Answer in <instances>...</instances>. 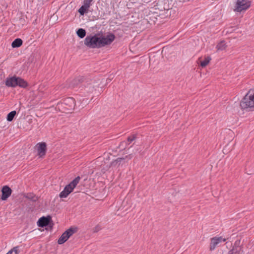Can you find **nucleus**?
Wrapping results in <instances>:
<instances>
[{
    "instance_id": "f257e3e1",
    "label": "nucleus",
    "mask_w": 254,
    "mask_h": 254,
    "mask_svg": "<svg viewBox=\"0 0 254 254\" xmlns=\"http://www.w3.org/2000/svg\"><path fill=\"white\" fill-rule=\"evenodd\" d=\"M242 110L254 108V88L251 89L240 103Z\"/></svg>"
},
{
    "instance_id": "f03ea898",
    "label": "nucleus",
    "mask_w": 254,
    "mask_h": 254,
    "mask_svg": "<svg viewBox=\"0 0 254 254\" xmlns=\"http://www.w3.org/2000/svg\"><path fill=\"white\" fill-rule=\"evenodd\" d=\"M84 45L90 48H100V33L86 36L84 39Z\"/></svg>"
},
{
    "instance_id": "7ed1b4c3",
    "label": "nucleus",
    "mask_w": 254,
    "mask_h": 254,
    "mask_svg": "<svg viewBox=\"0 0 254 254\" xmlns=\"http://www.w3.org/2000/svg\"><path fill=\"white\" fill-rule=\"evenodd\" d=\"M5 85L8 87H15L18 86L21 88H26L28 84L24 79L16 76L7 78L5 82Z\"/></svg>"
},
{
    "instance_id": "20e7f679",
    "label": "nucleus",
    "mask_w": 254,
    "mask_h": 254,
    "mask_svg": "<svg viewBox=\"0 0 254 254\" xmlns=\"http://www.w3.org/2000/svg\"><path fill=\"white\" fill-rule=\"evenodd\" d=\"M80 180V177L78 176L76 177L68 185H66L64 190L60 193L61 198L66 197L74 190Z\"/></svg>"
},
{
    "instance_id": "39448f33",
    "label": "nucleus",
    "mask_w": 254,
    "mask_h": 254,
    "mask_svg": "<svg viewBox=\"0 0 254 254\" xmlns=\"http://www.w3.org/2000/svg\"><path fill=\"white\" fill-rule=\"evenodd\" d=\"M251 6V2L249 0H236L233 10L235 12H241L247 10Z\"/></svg>"
},
{
    "instance_id": "423d86ee",
    "label": "nucleus",
    "mask_w": 254,
    "mask_h": 254,
    "mask_svg": "<svg viewBox=\"0 0 254 254\" xmlns=\"http://www.w3.org/2000/svg\"><path fill=\"white\" fill-rule=\"evenodd\" d=\"M115 38V35L111 32H108L104 35L100 34L101 48L111 45Z\"/></svg>"
},
{
    "instance_id": "0eeeda50",
    "label": "nucleus",
    "mask_w": 254,
    "mask_h": 254,
    "mask_svg": "<svg viewBox=\"0 0 254 254\" xmlns=\"http://www.w3.org/2000/svg\"><path fill=\"white\" fill-rule=\"evenodd\" d=\"M77 231L76 228H70L65 231L58 240L59 244H63L65 243L68 238Z\"/></svg>"
},
{
    "instance_id": "6e6552de",
    "label": "nucleus",
    "mask_w": 254,
    "mask_h": 254,
    "mask_svg": "<svg viewBox=\"0 0 254 254\" xmlns=\"http://www.w3.org/2000/svg\"><path fill=\"white\" fill-rule=\"evenodd\" d=\"M226 241L225 238L222 237H214L210 239V243L209 250L212 251L215 249L217 247L219 246V244Z\"/></svg>"
},
{
    "instance_id": "1a4fd4ad",
    "label": "nucleus",
    "mask_w": 254,
    "mask_h": 254,
    "mask_svg": "<svg viewBox=\"0 0 254 254\" xmlns=\"http://www.w3.org/2000/svg\"><path fill=\"white\" fill-rule=\"evenodd\" d=\"M38 152V155L40 157H43L45 156L46 152V144L45 142L39 143L36 145Z\"/></svg>"
},
{
    "instance_id": "9d476101",
    "label": "nucleus",
    "mask_w": 254,
    "mask_h": 254,
    "mask_svg": "<svg viewBox=\"0 0 254 254\" xmlns=\"http://www.w3.org/2000/svg\"><path fill=\"white\" fill-rule=\"evenodd\" d=\"M11 189L7 186H4L3 187L2 189V195H1V199L5 200L11 194Z\"/></svg>"
},
{
    "instance_id": "9b49d317",
    "label": "nucleus",
    "mask_w": 254,
    "mask_h": 254,
    "mask_svg": "<svg viewBox=\"0 0 254 254\" xmlns=\"http://www.w3.org/2000/svg\"><path fill=\"white\" fill-rule=\"evenodd\" d=\"M50 218L42 217L38 221V225L39 227H44L47 226L50 222Z\"/></svg>"
},
{
    "instance_id": "f8f14e48",
    "label": "nucleus",
    "mask_w": 254,
    "mask_h": 254,
    "mask_svg": "<svg viewBox=\"0 0 254 254\" xmlns=\"http://www.w3.org/2000/svg\"><path fill=\"white\" fill-rule=\"evenodd\" d=\"M84 90L85 92L87 93H92L95 89V86H93L92 84V83L89 82L86 83L84 85Z\"/></svg>"
},
{
    "instance_id": "ddd939ff",
    "label": "nucleus",
    "mask_w": 254,
    "mask_h": 254,
    "mask_svg": "<svg viewBox=\"0 0 254 254\" xmlns=\"http://www.w3.org/2000/svg\"><path fill=\"white\" fill-rule=\"evenodd\" d=\"M201 58H199L198 59V61L199 62V64L202 67H205L210 62L211 60V58L210 56H207L204 57V59L203 60H201Z\"/></svg>"
},
{
    "instance_id": "4468645a",
    "label": "nucleus",
    "mask_w": 254,
    "mask_h": 254,
    "mask_svg": "<svg viewBox=\"0 0 254 254\" xmlns=\"http://www.w3.org/2000/svg\"><path fill=\"white\" fill-rule=\"evenodd\" d=\"M22 44V40L21 39L17 38L15 39L11 44L13 48H18L20 47Z\"/></svg>"
},
{
    "instance_id": "2eb2a0df",
    "label": "nucleus",
    "mask_w": 254,
    "mask_h": 254,
    "mask_svg": "<svg viewBox=\"0 0 254 254\" xmlns=\"http://www.w3.org/2000/svg\"><path fill=\"white\" fill-rule=\"evenodd\" d=\"M242 249L240 247H234L230 251L228 254H240Z\"/></svg>"
},
{
    "instance_id": "dca6fc26",
    "label": "nucleus",
    "mask_w": 254,
    "mask_h": 254,
    "mask_svg": "<svg viewBox=\"0 0 254 254\" xmlns=\"http://www.w3.org/2000/svg\"><path fill=\"white\" fill-rule=\"evenodd\" d=\"M89 8L88 6L83 4L78 9V12L81 15H83L87 11Z\"/></svg>"
},
{
    "instance_id": "f3484780",
    "label": "nucleus",
    "mask_w": 254,
    "mask_h": 254,
    "mask_svg": "<svg viewBox=\"0 0 254 254\" xmlns=\"http://www.w3.org/2000/svg\"><path fill=\"white\" fill-rule=\"evenodd\" d=\"M76 34L79 38H83L86 35V31L84 29L79 28L77 30Z\"/></svg>"
},
{
    "instance_id": "a211bd4d",
    "label": "nucleus",
    "mask_w": 254,
    "mask_h": 254,
    "mask_svg": "<svg viewBox=\"0 0 254 254\" xmlns=\"http://www.w3.org/2000/svg\"><path fill=\"white\" fill-rule=\"evenodd\" d=\"M226 47L227 46L225 42L224 41H221L217 44L216 48L218 50L222 51L225 50Z\"/></svg>"
},
{
    "instance_id": "6ab92c4d",
    "label": "nucleus",
    "mask_w": 254,
    "mask_h": 254,
    "mask_svg": "<svg viewBox=\"0 0 254 254\" xmlns=\"http://www.w3.org/2000/svg\"><path fill=\"white\" fill-rule=\"evenodd\" d=\"M16 113V111H13L10 112L8 114L7 116L6 119L8 121L10 122L12 121L15 116Z\"/></svg>"
},
{
    "instance_id": "aec40b11",
    "label": "nucleus",
    "mask_w": 254,
    "mask_h": 254,
    "mask_svg": "<svg viewBox=\"0 0 254 254\" xmlns=\"http://www.w3.org/2000/svg\"><path fill=\"white\" fill-rule=\"evenodd\" d=\"M19 249V247H15L9 250L6 254H18Z\"/></svg>"
},
{
    "instance_id": "412c9836",
    "label": "nucleus",
    "mask_w": 254,
    "mask_h": 254,
    "mask_svg": "<svg viewBox=\"0 0 254 254\" xmlns=\"http://www.w3.org/2000/svg\"><path fill=\"white\" fill-rule=\"evenodd\" d=\"M65 104L69 103L71 104L70 107L74 106V100L72 98H68L64 100Z\"/></svg>"
},
{
    "instance_id": "4be33fe9",
    "label": "nucleus",
    "mask_w": 254,
    "mask_h": 254,
    "mask_svg": "<svg viewBox=\"0 0 254 254\" xmlns=\"http://www.w3.org/2000/svg\"><path fill=\"white\" fill-rule=\"evenodd\" d=\"M93 0H84L83 4L90 7L91 5V2Z\"/></svg>"
},
{
    "instance_id": "5701e85b",
    "label": "nucleus",
    "mask_w": 254,
    "mask_h": 254,
    "mask_svg": "<svg viewBox=\"0 0 254 254\" xmlns=\"http://www.w3.org/2000/svg\"><path fill=\"white\" fill-rule=\"evenodd\" d=\"M100 229H101L100 226L98 225L96 227H95L94 231V232H98V231H99L100 230Z\"/></svg>"
},
{
    "instance_id": "b1692460",
    "label": "nucleus",
    "mask_w": 254,
    "mask_h": 254,
    "mask_svg": "<svg viewBox=\"0 0 254 254\" xmlns=\"http://www.w3.org/2000/svg\"><path fill=\"white\" fill-rule=\"evenodd\" d=\"M134 139V137H129L128 138V141L129 142V143H130V142H132Z\"/></svg>"
},
{
    "instance_id": "393cba45",
    "label": "nucleus",
    "mask_w": 254,
    "mask_h": 254,
    "mask_svg": "<svg viewBox=\"0 0 254 254\" xmlns=\"http://www.w3.org/2000/svg\"><path fill=\"white\" fill-rule=\"evenodd\" d=\"M168 50V48L167 47H164L163 48V52H167V50Z\"/></svg>"
},
{
    "instance_id": "a878e982",
    "label": "nucleus",
    "mask_w": 254,
    "mask_h": 254,
    "mask_svg": "<svg viewBox=\"0 0 254 254\" xmlns=\"http://www.w3.org/2000/svg\"><path fill=\"white\" fill-rule=\"evenodd\" d=\"M122 160H123L122 158H118L117 159L116 161H117V162H121Z\"/></svg>"
}]
</instances>
